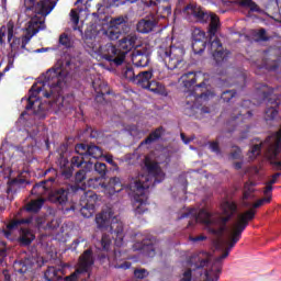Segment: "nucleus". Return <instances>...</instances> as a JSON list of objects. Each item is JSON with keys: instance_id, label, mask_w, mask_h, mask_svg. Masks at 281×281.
<instances>
[{"instance_id": "nucleus-1", "label": "nucleus", "mask_w": 281, "mask_h": 281, "mask_svg": "<svg viewBox=\"0 0 281 281\" xmlns=\"http://www.w3.org/2000/svg\"><path fill=\"white\" fill-rule=\"evenodd\" d=\"M256 218V211L250 209L238 216V222L234 224L229 241L218 240V247H225L224 252L212 261V255L207 251H200L189 258V269L183 272L180 281H192V278L205 276L204 281H218L223 273V260L229 256V251L236 247V244L243 238V233L247 229L249 221ZM212 262V263H210Z\"/></svg>"}, {"instance_id": "nucleus-2", "label": "nucleus", "mask_w": 281, "mask_h": 281, "mask_svg": "<svg viewBox=\"0 0 281 281\" xmlns=\"http://www.w3.org/2000/svg\"><path fill=\"white\" fill-rule=\"evenodd\" d=\"M183 14L188 21H194L195 23L207 24L209 23V42H192V50L194 54H201L209 47L210 53L213 56L217 67H221L223 63H227L229 58V50L223 48L221 40L216 36V32L221 27V19L216 13L205 10L200 4L191 2L183 9Z\"/></svg>"}, {"instance_id": "nucleus-3", "label": "nucleus", "mask_w": 281, "mask_h": 281, "mask_svg": "<svg viewBox=\"0 0 281 281\" xmlns=\"http://www.w3.org/2000/svg\"><path fill=\"white\" fill-rule=\"evenodd\" d=\"M70 66V59L61 61L58 68H50L46 71L44 75V80L42 81V86L34 83L31 87L29 91V98L26 100V111H33L34 115L45 120V113L49 111V106H52L53 102L49 101L47 105L41 101L38 95L42 93L43 98H54L56 91L58 93L63 87V80H60V74L63 71L61 69H67V67Z\"/></svg>"}, {"instance_id": "nucleus-4", "label": "nucleus", "mask_w": 281, "mask_h": 281, "mask_svg": "<svg viewBox=\"0 0 281 281\" xmlns=\"http://www.w3.org/2000/svg\"><path fill=\"white\" fill-rule=\"evenodd\" d=\"M144 168L146 175H138V178L128 184V188L134 198V213L135 216H142L145 212H148V195L146 190L155 188L156 183H161L166 175L159 167V162L153 160L150 156H145Z\"/></svg>"}, {"instance_id": "nucleus-5", "label": "nucleus", "mask_w": 281, "mask_h": 281, "mask_svg": "<svg viewBox=\"0 0 281 281\" xmlns=\"http://www.w3.org/2000/svg\"><path fill=\"white\" fill-rule=\"evenodd\" d=\"M222 214L224 216L220 215L214 217L212 213L207 212L205 209H201L199 213H196V210L191 209L189 212L183 213L180 218L192 216L188 227H194L196 223H202L205 225L209 234L217 238H223V234L227 232V222L238 214V204L232 201L224 202L222 205Z\"/></svg>"}, {"instance_id": "nucleus-6", "label": "nucleus", "mask_w": 281, "mask_h": 281, "mask_svg": "<svg viewBox=\"0 0 281 281\" xmlns=\"http://www.w3.org/2000/svg\"><path fill=\"white\" fill-rule=\"evenodd\" d=\"M69 194L72 196L80 198V213L83 218H91L95 214V203H98V194L89 190L87 191V186L83 184H70L66 183L57 189H54L49 193V201L56 203V205H67L69 201Z\"/></svg>"}, {"instance_id": "nucleus-7", "label": "nucleus", "mask_w": 281, "mask_h": 281, "mask_svg": "<svg viewBox=\"0 0 281 281\" xmlns=\"http://www.w3.org/2000/svg\"><path fill=\"white\" fill-rule=\"evenodd\" d=\"M198 78L196 72L189 71L183 74L179 79L182 87L187 89L184 91V115H188L189 117H194L199 109L203 106V102H207V100L214 95L207 90V83L205 81L196 85Z\"/></svg>"}, {"instance_id": "nucleus-8", "label": "nucleus", "mask_w": 281, "mask_h": 281, "mask_svg": "<svg viewBox=\"0 0 281 281\" xmlns=\"http://www.w3.org/2000/svg\"><path fill=\"white\" fill-rule=\"evenodd\" d=\"M95 223L101 232H108L101 238L103 251H109L113 240L115 247H124V224L113 216V212L102 211L95 216Z\"/></svg>"}, {"instance_id": "nucleus-9", "label": "nucleus", "mask_w": 281, "mask_h": 281, "mask_svg": "<svg viewBox=\"0 0 281 281\" xmlns=\"http://www.w3.org/2000/svg\"><path fill=\"white\" fill-rule=\"evenodd\" d=\"M137 38L136 33H130L120 40L119 46L106 44L102 52L103 60H108V63L115 67L124 65L126 54L137 47Z\"/></svg>"}, {"instance_id": "nucleus-10", "label": "nucleus", "mask_w": 281, "mask_h": 281, "mask_svg": "<svg viewBox=\"0 0 281 281\" xmlns=\"http://www.w3.org/2000/svg\"><path fill=\"white\" fill-rule=\"evenodd\" d=\"M257 91H259L262 100H267V108L263 113L265 122L267 124L276 122L280 115V102H278V98L273 97V88L267 85H259L257 86Z\"/></svg>"}, {"instance_id": "nucleus-11", "label": "nucleus", "mask_w": 281, "mask_h": 281, "mask_svg": "<svg viewBox=\"0 0 281 281\" xmlns=\"http://www.w3.org/2000/svg\"><path fill=\"white\" fill-rule=\"evenodd\" d=\"M158 56L164 59L167 69L175 71V69H181L186 65L183 57L186 56V48L181 46H160L158 48Z\"/></svg>"}, {"instance_id": "nucleus-12", "label": "nucleus", "mask_w": 281, "mask_h": 281, "mask_svg": "<svg viewBox=\"0 0 281 281\" xmlns=\"http://www.w3.org/2000/svg\"><path fill=\"white\" fill-rule=\"evenodd\" d=\"M95 260L91 248L85 250L79 257L78 267L70 276L65 277L64 281H87L91 278V271Z\"/></svg>"}, {"instance_id": "nucleus-13", "label": "nucleus", "mask_w": 281, "mask_h": 281, "mask_svg": "<svg viewBox=\"0 0 281 281\" xmlns=\"http://www.w3.org/2000/svg\"><path fill=\"white\" fill-rule=\"evenodd\" d=\"M266 142L269 144L268 157L271 166H274L276 170H281V125L277 132L268 136Z\"/></svg>"}, {"instance_id": "nucleus-14", "label": "nucleus", "mask_w": 281, "mask_h": 281, "mask_svg": "<svg viewBox=\"0 0 281 281\" xmlns=\"http://www.w3.org/2000/svg\"><path fill=\"white\" fill-rule=\"evenodd\" d=\"M8 43H10V49L11 52L8 54V65L3 69L2 72H0V78H3L5 76L7 71L9 69H12L14 67V60L16 56H19V49H21V37L14 36V25H8Z\"/></svg>"}, {"instance_id": "nucleus-15", "label": "nucleus", "mask_w": 281, "mask_h": 281, "mask_svg": "<svg viewBox=\"0 0 281 281\" xmlns=\"http://www.w3.org/2000/svg\"><path fill=\"white\" fill-rule=\"evenodd\" d=\"M54 8H56V0H40L27 7L25 11L41 14V16H47L48 14H52Z\"/></svg>"}, {"instance_id": "nucleus-16", "label": "nucleus", "mask_w": 281, "mask_h": 281, "mask_svg": "<svg viewBox=\"0 0 281 281\" xmlns=\"http://www.w3.org/2000/svg\"><path fill=\"white\" fill-rule=\"evenodd\" d=\"M134 251H140L144 256H147V258H155V255L157 254V247L155 246V241L153 239H143L142 241H136L133 245Z\"/></svg>"}, {"instance_id": "nucleus-17", "label": "nucleus", "mask_w": 281, "mask_h": 281, "mask_svg": "<svg viewBox=\"0 0 281 281\" xmlns=\"http://www.w3.org/2000/svg\"><path fill=\"white\" fill-rule=\"evenodd\" d=\"M155 27H157V19L153 15L140 19L136 24V30L139 34H150Z\"/></svg>"}, {"instance_id": "nucleus-18", "label": "nucleus", "mask_w": 281, "mask_h": 281, "mask_svg": "<svg viewBox=\"0 0 281 281\" xmlns=\"http://www.w3.org/2000/svg\"><path fill=\"white\" fill-rule=\"evenodd\" d=\"M132 63L134 67H148L150 57L146 54V50L135 48L132 52Z\"/></svg>"}, {"instance_id": "nucleus-19", "label": "nucleus", "mask_w": 281, "mask_h": 281, "mask_svg": "<svg viewBox=\"0 0 281 281\" xmlns=\"http://www.w3.org/2000/svg\"><path fill=\"white\" fill-rule=\"evenodd\" d=\"M54 181H56V178L50 177L46 180L35 183L33 189L31 190V194H34L35 196H43V194L49 192V189L52 188V183H54Z\"/></svg>"}, {"instance_id": "nucleus-20", "label": "nucleus", "mask_w": 281, "mask_h": 281, "mask_svg": "<svg viewBox=\"0 0 281 281\" xmlns=\"http://www.w3.org/2000/svg\"><path fill=\"white\" fill-rule=\"evenodd\" d=\"M34 267V261H32V258L24 257L23 259H18L13 262V269L16 273H27L30 270Z\"/></svg>"}, {"instance_id": "nucleus-21", "label": "nucleus", "mask_w": 281, "mask_h": 281, "mask_svg": "<svg viewBox=\"0 0 281 281\" xmlns=\"http://www.w3.org/2000/svg\"><path fill=\"white\" fill-rule=\"evenodd\" d=\"M31 223H34V217L15 220L7 225V229L3 231L4 236L7 238H10V236H12V231L19 229L20 225H31Z\"/></svg>"}, {"instance_id": "nucleus-22", "label": "nucleus", "mask_w": 281, "mask_h": 281, "mask_svg": "<svg viewBox=\"0 0 281 281\" xmlns=\"http://www.w3.org/2000/svg\"><path fill=\"white\" fill-rule=\"evenodd\" d=\"M35 238L36 236L34 235V233H32V231H30V228H20V236L18 240L21 247H30V245L34 243Z\"/></svg>"}, {"instance_id": "nucleus-23", "label": "nucleus", "mask_w": 281, "mask_h": 281, "mask_svg": "<svg viewBox=\"0 0 281 281\" xmlns=\"http://www.w3.org/2000/svg\"><path fill=\"white\" fill-rule=\"evenodd\" d=\"M150 80H153V70L140 71L136 75L134 85H137V87H142V89H146Z\"/></svg>"}, {"instance_id": "nucleus-24", "label": "nucleus", "mask_w": 281, "mask_h": 281, "mask_svg": "<svg viewBox=\"0 0 281 281\" xmlns=\"http://www.w3.org/2000/svg\"><path fill=\"white\" fill-rule=\"evenodd\" d=\"M45 281H60L63 280V269L56 268L54 266L48 267L44 272Z\"/></svg>"}, {"instance_id": "nucleus-25", "label": "nucleus", "mask_w": 281, "mask_h": 281, "mask_svg": "<svg viewBox=\"0 0 281 281\" xmlns=\"http://www.w3.org/2000/svg\"><path fill=\"white\" fill-rule=\"evenodd\" d=\"M93 170V162H86L85 167L76 172L75 175V186L78 183H82L87 179V172H91Z\"/></svg>"}, {"instance_id": "nucleus-26", "label": "nucleus", "mask_w": 281, "mask_h": 281, "mask_svg": "<svg viewBox=\"0 0 281 281\" xmlns=\"http://www.w3.org/2000/svg\"><path fill=\"white\" fill-rule=\"evenodd\" d=\"M103 36H106L109 41H117L122 36V29L116 26L108 25L106 29H103Z\"/></svg>"}, {"instance_id": "nucleus-27", "label": "nucleus", "mask_w": 281, "mask_h": 281, "mask_svg": "<svg viewBox=\"0 0 281 281\" xmlns=\"http://www.w3.org/2000/svg\"><path fill=\"white\" fill-rule=\"evenodd\" d=\"M161 135H164V127L159 126L155 131H153L142 143L140 145L144 146V144H154V142H157L158 139H161Z\"/></svg>"}, {"instance_id": "nucleus-28", "label": "nucleus", "mask_w": 281, "mask_h": 281, "mask_svg": "<svg viewBox=\"0 0 281 281\" xmlns=\"http://www.w3.org/2000/svg\"><path fill=\"white\" fill-rule=\"evenodd\" d=\"M103 155L102 148L97 145H88V148L86 150V159H89V157H92V159H100Z\"/></svg>"}, {"instance_id": "nucleus-29", "label": "nucleus", "mask_w": 281, "mask_h": 281, "mask_svg": "<svg viewBox=\"0 0 281 281\" xmlns=\"http://www.w3.org/2000/svg\"><path fill=\"white\" fill-rule=\"evenodd\" d=\"M43 205H45L44 199L32 200L30 203L26 204L25 210L26 212H32L33 214H36L41 212Z\"/></svg>"}, {"instance_id": "nucleus-30", "label": "nucleus", "mask_w": 281, "mask_h": 281, "mask_svg": "<svg viewBox=\"0 0 281 281\" xmlns=\"http://www.w3.org/2000/svg\"><path fill=\"white\" fill-rule=\"evenodd\" d=\"M38 32H41V29H32V26H30L27 33L21 38V49H27V44L32 41V36H35Z\"/></svg>"}, {"instance_id": "nucleus-31", "label": "nucleus", "mask_w": 281, "mask_h": 281, "mask_svg": "<svg viewBox=\"0 0 281 281\" xmlns=\"http://www.w3.org/2000/svg\"><path fill=\"white\" fill-rule=\"evenodd\" d=\"M237 3L240 8H248L250 12H258L259 14L262 12V9L254 0H238Z\"/></svg>"}, {"instance_id": "nucleus-32", "label": "nucleus", "mask_w": 281, "mask_h": 281, "mask_svg": "<svg viewBox=\"0 0 281 281\" xmlns=\"http://www.w3.org/2000/svg\"><path fill=\"white\" fill-rule=\"evenodd\" d=\"M95 93H97V100H100V98H102V100H104V95H111V88H109V83L102 81L99 85V89H95Z\"/></svg>"}, {"instance_id": "nucleus-33", "label": "nucleus", "mask_w": 281, "mask_h": 281, "mask_svg": "<svg viewBox=\"0 0 281 281\" xmlns=\"http://www.w3.org/2000/svg\"><path fill=\"white\" fill-rule=\"evenodd\" d=\"M89 162V160L87 161V156H82L80 154H78L77 156H72V158L70 159V166L72 168H81L83 164L85 166H87V164Z\"/></svg>"}, {"instance_id": "nucleus-34", "label": "nucleus", "mask_w": 281, "mask_h": 281, "mask_svg": "<svg viewBox=\"0 0 281 281\" xmlns=\"http://www.w3.org/2000/svg\"><path fill=\"white\" fill-rule=\"evenodd\" d=\"M27 180H25L24 178H14L13 180H11L9 182V188L7 190L8 193H10L12 191V188L18 187V188H25L27 186Z\"/></svg>"}, {"instance_id": "nucleus-35", "label": "nucleus", "mask_w": 281, "mask_h": 281, "mask_svg": "<svg viewBox=\"0 0 281 281\" xmlns=\"http://www.w3.org/2000/svg\"><path fill=\"white\" fill-rule=\"evenodd\" d=\"M59 45L65 47V49H71V47H74V42L67 33H63L59 35Z\"/></svg>"}, {"instance_id": "nucleus-36", "label": "nucleus", "mask_w": 281, "mask_h": 281, "mask_svg": "<svg viewBox=\"0 0 281 281\" xmlns=\"http://www.w3.org/2000/svg\"><path fill=\"white\" fill-rule=\"evenodd\" d=\"M123 76H124V78H126V80H130V82H133L135 85L137 75H135V70L133 69V66H126L123 69Z\"/></svg>"}, {"instance_id": "nucleus-37", "label": "nucleus", "mask_w": 281, "mask_h": 281, "mask_svg": "<svg viewBox=\"0 0 281 281\" xmlns=\"http://www.w3.org/2000/svg\"><path fill=\"white\" fill-rule=\"evenodd\" d=\"M87 186L88 188H92V190H100V188H102V178H90L87 181Z\"/></svg>"}, {"instance_id": "nucleus-38", "label": "nucleus", "mask_w": 281, "mask_h": 281, "mask_svg": "<svg viewBox=\"0 0 281 281\" xmlns=\"http://www.w3.org/2000/svg\"><path fill=\"white\" fill-rule=\"evenodd\" d=\"M92 168H94L95 172H98V175H100L101 179H104V177H106V164L104 162H97L92 164Z\"/></svg>"}, {"instance_id": "nucleus-39", "label": "nucleus", "mask_w": 281, "mask_h": 281, "mask_svg": "<svg viewBox=\"0 0 281 281\" xmlns=\"http://www.w3.org/2000/svg\"><path fill=\"white\" fill-rule=\"evenodd\" d=\"M193 42L207 43L205 41V32L201 31V29H195L192 33Z\"/></svg>"}, {"instance_id": "nucleus-40", "label": "nucleus", "mask_w": 281, "mask_h": 281, "mask_svg": "<svg viewBox=\"0 0 281 281\" xmlns=\"http://www.w3.org/2000/svg\"><path fill=\"white\" fill-rule=\"evenodd\" d=\"M236 98V90H225L221 94L223 102H232Z\"/></svg>"}, {"instance_id": "nucleus-41", "label": "nucleus", "mask_w": 281, "mask_h": 281, "mask_svg": "<svg viewBox=\"0 0 281 281\" xmlns=\"http://www.w3.org/2000/svg\"><path fill=\"white\" fill-rule=\"evenodd\" d=\"M252 36L256 41H269V37H267V31L265 29L254 31Z\"/></svg>"}, {"instance_id": "nucleus-42", "label": "nucleus", "mask_w": 281, "mask_h": 281, "mask_svg": "<svg viewBox=\"0 0 281 281\" xmlns=\"http://www.w3.org/2000/svg\"><path fill=\"white\" fill-rule=\"evenodd\" d=\"M145 89H147L148 91H151L153 93H159V91L161 89V83H159L155 80H150L149 85H147V87H145Z\"/></svg>"}, {"instance_id": "nucleus-43", "label": "nucleus", "mask_w": 281, "mask_h": 281, "mask_svg": "<svg viewBox=\"0 0 281 281\" xmlns=\"http://www.w3.org/2000/svg\"><path fill=\"white\" fill-rule=\"evenodd\" d=\"M110 26L119 27L123 32L124 25H126V21H124V18H116L112 20L109 24Z\"/></svg>"}, {"instance_id": "nucleus-44", "label": "nucleus", "mask_w": 281, "mask_h": 281, "mask_svg": "<svg viewBox=\"0 0 281 281\" xmlns=\"http://www.w3.org/2000/svg\"><path fill=\"white\" fill-rule=\"evenodd\" d=\"M251 194H254V188L251 183L246 182L244 186V201H247Z\"/></svg>"}, {"instance_id": "nucleus-45", "label": "nucleus", "mask_w": 281, "mask_h": 281, "mask_svg": "<svg viewBox=\"0 0 281 281\" xmlns=\"http://www.w3.org/2000/svg\"><path fill=\"white\" fill-rule=\"evenodd\" d=\"M89 148V145L87 144H77L75 147V153H77V155H82V156H87V149Z\"/></svg>"}, {"instance_id": "nucleus-46", "label": "nucleus", "mask_w": 281, "mask_h": 281, "mask_svg": "<svg viewBox=\"0 0 281 281\" xmlns=\"http://www.w3.org/2000/svg\"><path fill=\"white\" fill-rule=\"evenodd\" d=\"M61 177H64V179H71V177H74V168L71 165L61 170Z\"/></svg>"}, {"instance_id": "nucleus-47", "label": "nucleus", "mask_w": 281, "mask_h": 281, "mask_svg": "<svg viewBox=\"0 0 281 281\" xmlns=\"http://www.w3.org/2000/svg\"><path fill=\"white\" fill-rule=\"evenodd\" d=\"M134 276L138 280H144V278H148V270H146V269H136V270H134Z\"/></svg>"}, {"instance_id": "nucleus-48", "label": "nucleus", "mask_w": 281, "mask_h": 281, "mask_svg": "<svg viewBox=\"0 0 281 281\" xmlns=\"http://www.w3.org/2000/svg\"><path fill=\"white\" fill-rule=\"evenodd\" d=\"M158 10L159 12H162L165 16H170V14H172V7L169 3L158 7Z\"/></svg>"}, {"instance_id": "nucleus-49", "label": "nucleus", "mask_w": 281, "mask_h": 281, "mask_svg": "<svg viewBox=\"0 0 281 281\" xmlns=\"http://www.w3.org/2000/svg\"><path fill=\"white\" fill-rule=\"evenodd\" d=\"M47 229H58L60 227V220L53 218L46 224Z\"/></svg>"}, {"instance_id": "nucleus-50", "label": "nucleus", "mask_w": 281, "mask_h": 281, "mask_svg": "<svg viewBox=\"0 0 281 281\" xmlns=\"http://www.w3.org/2000/svg\"><path fill=\"white\" fill-rule=\"evenodd\" d=\"M70 21H72L74 25H78V23H80V15L76 9L70 11Z\"/></svg>"}, {"instance_id": "nucleus-51", "label": "nucleus", "mask_w": 281, "mask_h": 281, "mask_svg": "<svg viewBox=\"0 0 281 281\" xmlns=\"http://www.w3.org/2000/svg\"><path fill=\"white\" fill-rule=\"evenodd\" d=\"M261 151H262V144L252 145L250 149L252 157H258V155H260Z\"/></svg>"}, {"instance_id": "nucleus-52", "label": "nucleus", "mask_w": 281, "mask_h": 281, "mask_svg": "<svg viewBox=\"0 0 281 281\" xmlns=\"http://www.w3.org/2000/svg\"><path fill=\"white\" fill-rule=\"evenodd\" d=\"M265 203H271V198H262L258 200L255 204H252V207L256 210L258 207H262Z\"/></svg>"}, {"instance_id": "nucleus-53", "label": "nucleus", "mask_w": 281, "mask_h": 281, "mask_svg": "<svg viewBox=\"0 0 281 281\" xmlns=\"http://www.w3.org/2000/svg\"><path fill=\"white\" fill-rule=\"evenodd\" d=\"M210 149L212 153H215V155H221V146L218 145V142H211Z\"/></svg>"}, {"instance_id": "nucleus-54", "label": "nucleus", "mask_w": 281, "mask_h": 281, "mask_svg": "<svg viewBox=\"0 0 281 281\" xmlns=\"http://www.w3.org/2000/svg\"><path fill=\"white\" fill-rule=\"evenodd\" d=\"M7 256H8V249L0 247V267H3V265L5 263Z\"/></svg>"}, {"instance_id": "nucleus-55", "label": "nucleus", "mask_w": 281, "mask_h": 281, "mask_svg": "<svg viewBox=\"0 0 281 281\" xmlns=\"http://www.w3.org/2000/svg\"><path fill=\"white\" fill-rule=\"evenodd\" d=\"M233 159H240L241 155H243V150L240 149V147L235 146V153L231 154Z\"/></svg>"}, {"instance_id": "nucleus-56", "label": "nucleus", "mask_w": 281, "mask_h": 281, "mask_svg": "<svg viewBox=\"0 0 281 281\" xmlns=\"http://www.w3.org/2000/svg\"><path fill=\"white\" fill-rule=\"evenodd\" d=\"M144 3L147 5V8H153V5H159L161 0H144Z\"/></svg>"}, {"instance_id": "nucleus-57", "label": "nucleus", "mask_w": 281, "mask_h": 281, "mask_svg": "<svg viewBox=\"0 0 281 281\" xmlns=\"http://www.w3.org/2000/svg\"><path fill=\"white\" fill-rule=\"evenodd\" d=\"M115 5H124V3H137V0H113Z\"/></svg>"}, {"instance_id": "nucleus-58", "label": "nucleus", "mask_w": 281, "mask_h": 281, "mask_svg": "<svg viewBox=\"0 0 281 281\" xmlns=\"http://www.w3.org/2000/svg\"><path fill=\"white\" fill-rule=\"evenodd\" d=\"M190 240H192V243H201L203 240H207V236L200 235V236H195V237H190Z\"/></svg>"}, {"instance_id": "nucleus-59", "label": "nucleus", "mask_w": 281, "mask_h": 281, "mask_svg": "<svg viewBox=\"0 0 281 281\" xmlns=\"http://www.w3.org/2000/svg\"><path fill=\"white\" fill-rule=\"evenodd\" d=\"M281 172H276L272 175V178L269 180L270 184H276L278 183V179H280Z\"/></svg>"}, {"instance_id": "nucleus-60", "label": "nucleus", "mask_w": 281, "mask_h": 281, "mask_svg": "<svg viewBox=\"0 0 281 281\" xmlns=\"http://www.w3.org/2000/svg\"><path fill=\"white\" fill-rule=\"evenodd\" d=\"M100 135H102V132H100L98 130H91V132H90V137L92 139H98V137H100Z\"/></svg>"}, {"instance_id": "nucleus-61", "label": "nucleus", "mask_w": 281, "mask_h": 281, "mask_svg": "<svg viewBox=\"0 0 281 281\" xmlns=\"http://www.w3.org/2000/svg\"><path fill=\"white\" fill-rule=\"evenodd\" d=\"M5 25L0 27V46L3 45V37L5 36Z\"/></svg>"}, {"instance_id": "nucleus-62", "label": "nucleus", "mask_w": 281, "mask_h": 281, "mask_svg": "<svg viewBox=\"0 0 281 281\" xmlns=\"http://www.w3.org/2000/svg\"><path fill=\"white\" fill-rule=\"evenodd\" d=\"M272 191H273V184H271V182L268 181V182L266 183V188H265V190H263V193H265V194H269V192H272Z\"/></svg>"}, {"instance_id": "nucleus-63", "label": "nucleus", "mask_w": 281, "mask_h": 281, "mask_svg": "<svg viewBox=\"0 0 281 281\" xmlns=\"http://www.w3.org/2000/svg\"><path fill=\"white\" fill-rule=\"evenodd\" d=\"M85 36L86 38H93V36H95V31L87 29L85 31Z\"/></svg>"}, {"instance_id": "nucleus-64", "label": "nucleus", "mask_w": 281, "mask_h": 281, "mask_svg": "<svg viewBox=\"0 0 281 281\" xmlns=\"http://www.w3.org/2000/svg\"><path fill=\"white\" fill-rule=\"evenodd\" d=\"M105 161L110 164V166L117 167V162L113 161V156H105Z\"/></svg>"}]
</instances>
